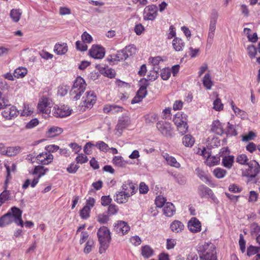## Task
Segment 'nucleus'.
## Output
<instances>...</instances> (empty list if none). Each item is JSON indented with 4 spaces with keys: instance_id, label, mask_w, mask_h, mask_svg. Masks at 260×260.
Listing matches in <instances>:
<instances>
[{
    "instance_id": "2eb2a0df",
    "label": "nucleus",
    "mask_w": 260,
    "mask_h": 260,
    "mask_svg": "<svg viewBox=\"0 0 260 260\" xmlns=\"http://www.w3.org/2000/svg\"><path fill=\"white\" fill-rule=\"evenodd\" d=\"M115 230L118 233L124 235L129 231L130 227L126 222L123 221H119L115 226Z\"/></svg>"
},
{
    "instance_id": "cd10ccee",
    "label": "nucleus",
    "mask_w": 260,
    "mask_h": 260,
    "mask_svg": "<svg viewBox=\"0 0 260 260\" xmlns=\"http://www.w3.org/2000/svg\"><path fill=\"white\" fill-rule=\"evenodd\" d=\"M234 157L233 155H228L223 157L222 164L223 166L228 168L231 169L234 163Z\"/></svg>"
},
{
    "instance_id": "9d476101",
    "label": "nucleus",
    "mask_w": 260,
    "mask_h": 260,
    "mask_svg": "<svg viewBox=\"0 0 260 260\" xmlns=\"http://www.w3.org/2000/svg\"><path fill=\"white\" fill-rule=\"evenodd\" d=\"M157 15V7L154 5H149L144 9V19L153 20Z\"/></svg>"
},
{
    "instance_id": "2f4dec72",
    "label": "nucleus",
    "mask_w": 260,
    "mask_h": 260,
    "mask_svg": "<svg viewBox=\"0 0 260 260\" xmlns=\"http://www.w3.org/2000/svg\"><path fill=\"white\" fill-rule=\"evenodd\" d=\"M231 105L232 109L234 110L235 114L237 116H239L242 119H245L246 117V113L244 111L241 110L239 108L236 107L233 101L231 102Z\"/></svg>"
},
{
    "instance_id": "8fccbe9b",
    "label": "nucleus",
    "mask_w": 260,
    "mask_h": 260,
    "mask_svg": "<svg viewBox=\"0 0 260 260\" xmlns=\"http://www.w3.org/2000/svg\"><path fill=\"white\" fill-rule=\"evenodd\" d=\"M260 252V247H255L253 246H250L247 250V254L248 256H252L257 253Z\"/></svg>"
},
{
    "instance_id": "c03bdc74",
    "label": "nucleus",
    "mask_w": 260,
    "mask_h": 260,
    "mask_svg": "<svg viewBox=\"0 0 260 260\" xmlns=\"http://www.w3.org/2000/svg\"><path fill=\"white\" fill-rule=\"evenodd\" d=\"M226 173L225 170L220 168H216L213 171L214 175L218 179L223 178L226 175Z\"/></svg>"
},
{
    "instance_id": "5701e85b",
    "label": "nucleus",
    "mask_w": 260,
    "mask_h": 260,
    "mask_svg": "<svg viewBox=\"0 0 260 260\" xmlns=\"http://www.w3.org/2000/svg\"><path fill=\"white\" fill-rule=\"evenodd\" d=\"M172 46L176 51H181L184 47V42L181 39L176 37L172 41Z\"/></svg>"
},
{
    "instance_id": "603ef678",
    "label": "nucleus",
    "mask_w": 260,
    "mask_h": 260,
    "mask_svg": "<svg viewBox=\"0 0 260 260\" xmlns=\"http://www.w3.org/2000/svg\"><path fill=\"white\" fill-rule=\"evenodd\" d=\"M124 50L126 54H127L128 57L136 53V48L134 45H131L126 46L124 49Z\"/></svg>"
},
{
    "instance_id": "a211bd4d",
    "label": "nucleus",
    "mask_w": 260,
    "mask_h": 260,
    "mask_svg": "<svg viewBox=\"0 0 260 260\" xmlns=\"http://www.w3.org/2000/svg\"><path fill=\"white\" fill-rule=\"evenodd\" d=\"M170 228L173 232L178 233L183 230L184 225L180 221L175 220L171 223Z\"/></svg>"
},
{
    "instance_id": "20e7f679",
    "label": "nucleus",
    "mask_w": 260,
    "mask_h": 260,
    "mask_svg": "<svg viewBox=\"0 0 260 260\" xmlns=\"http://www.w3.org/2000/svg\"><path fill=\"white\" fill-rule=\"evenodd\" d=\"M52 100L48 98L42 97L38 104V110L39 112L50 116L52 107Z\"/></svg>"
},
{
    "instance_id": "7ed1b4c3",
    "label": "nucleus",
    "mask_w": 260,
    "mask_h": 260,
    "mask_svg": "<svg viewBox=\"0 0 260 260\" xmlns=\"http://www.w3.org/2000/svg\"><path fill=\"white\" fill-rule=\"evenodd\" d=\"M86 86V84L84 80L80 76L78 77L75 81L71 90L72 94H76L74 98L75 100H78L80 98L82 93L84 91Z\"/></svg>"
},
{
    "instance_id": "423d86ee",
    "label": "nucleus",
    "mask_w": 260,
    "mask_h": 260,
    "mask_svg": "<svg viewBox=\"0 0 260 260\" xmlns=\"http://www.w3.org/2000/svg\"><path fill=\"white\" fill-rule=\"evenodd\" d=\"M248 169L243 175L253 178L255 177L260 172V165L255 160H251L248 164Z\"/></svg>"
},
{
    "instance_id": "ea45409f",
    "label": "nucleus",
    "mask_w": 260,
    "mask_h": 260,
    "mask_svg": "<svg viewBox=\"0 0 260 260\" xmlns=\"http://www.w3.org/2000/svg\"><path fill=\"white\" fill-rule=\"evenodd\" d=\"M12 222L10 218V214L6 213L0 217V226L3 227L11 223Z\"/></svg>"
},
{
    "instance_id": "4d7b16f0",
    "label": "nucleus",
    "mask_w": 260,
    "mask_h": 260,
    "mask_svg": "<svg viewBox=\"0 0 260 260\" xmlns=\"http://www.w3.org/2000/svg\"><path fill=\"white\" fill-rule=\"evenodd\" d=\"M247 50L249 56L251 58H254L257 54V48L254 45H250Z\"/></svg>"
},
{
    "instance_id": "c756f323",
    "label": "nucleus",
    "mask_w": 260,
    "mask_h": 260,
    "mask_svg": "<svg viewBox=\"0 0 260 260\" xmlns=\"http://www.w3.org/2000/svg\"><path fill=\"white\" fill-rule=\"evenodd\" d=\"M199 194L201 197L206 196H211L213 194L212 191L208 187L201 185L199 188Z\"/></svg>"
},
{
    "instance_id": "c85d7f7f",
    "label": "nucleus",
    "mask_w": 260,
    "mask_h": 260,
    "mask_svg": "<svg viewBox=\"0 0 260 260\" xmlns=\"http://www.w3.org/2000/svg\"><path fill=\"white\" fill-rule=\"evenodd\" d=\"M63 129L61 127L57 126H52L48 130V135L50 137H54L61 134Z\"/></svg>"
},
{
    "instance_id": "b1692460",
    "label": "nucleus",
    "mask_w": 260,
    "mask_h": 260,
    "mask_svg": "<svg viewBox=\"0 0 260 260\" xmlns=\"http://www.w3.org/2000/svg\"><path fill=\"white\" fill-rule=\"evenodd\" d=\"M211 130L219 135H222L223 133V127L219 120H215L213 122Z\"/></svg>"
},
{
    "instance_id": "f8f14e48",
    "label": "nucleus",
    "mask_w": 260,
    "mask_h": 260,
    "mask_svg": "<svg viewBox=\"0 0 260 260\" xmlns=\"http://www.w3.org/2000/svg\"><path fill=\"white\" fill-rule=\"evenodd\" d=\"M36 158L39 163L43 165H48L53 159V156L50 153L42 152L38 154Z\"/></svg>"
},
{
    "instance_id": "774afa93",
    "label": "nucleus",
    "mask_w": 260,
    "mask_h": 260,
    "mask_svg": "<svg viewBox=\"0 0 260 260\" xmlns=\"http://www.w3.org/2000/svg\"><path fill=\"white\" fill-rule=\"evenodd\" d=\"M149 190L148 186L144 183L141 182L139 185V192L140 193L145 194Z\"/></svg>"
},
{
    "instance_id": "37998d69",
    "label": "nucleus",
    "mask_w": 260,
    "mask_h": 260,
    "mask_svg": "<svg viewBox=\"0 0 260 260\" xmlns=\"http://www.w3.org/2000/svg\"><path fill=\"white\" fill-rule=\"evenodd\" d=\"M153 250L149 246H145L142 248V255L145 258H149L153 254Z\"/></svg>"
},
{
    "instance_id": "c9c22d12",
    "label": "nucleus",
    "mask_w": 260,
    "mask_h": 260,
    "mask_svg": "<svg viewBox=\"0 0 260 260\" xmlns=\"http://www.w3.org/2000/svg\"><path fill=\"white\" fill-rule=\"evenodd\" d=\"M27 71L26 68L19 67L17 68L14 72V76L17 78H23L27 74Z\"/></svg>"
},
{
    "instance_id": "a878e982",
    "label": "nucleus",
    "mask_w": 260,
    "mask_h": 260,
    "mask_svg": "<svg viewBox=\"0 0 260 260\" xmlns=\"http://www.w3.org/2000/svg\"><path fill=\"white\" fill-rule=\"evenodd\" d=\"M48 171L47 168H45L42 166H36L32 173V175H38V178L39 179L45 175L46 173Z\"/></svg>"
},
{
    "instance_id": "052dcab7",
    "label": "nucleus",
    "mask_w": 260,
    "mask_h": 260,
    "mask_svg": "<svg viewBox=\"0 0 260 260\" xmlns=\"http://www.w3.org/2000/svg\"><path fill=\"white\" fill-rule=\"evenodd\" d=\"M81 39L82 42L84 43H90L92 41V37L86 31H85L83 33L81 36Z\"/></svg>"
},
{
    "instance_id": "f257e3e1",
    "label": "nucleus",
    "mask_w": 260,
    "mask_h": 260,
    "mask_svg": "<svg viewBox=\"0 0 260 260\" xmlns=\"http://www.w3.org/2000/svg\"><path fill=\"white\" fill-rule=\"evenodd\" d=\"M97 235L100 243L99 253H104L109 246L111 239L109 229L106 226H102L98 231Z\"/></svg>"
},
{
    "instance_id": "bf43d9fd",
    "label": "nucleus",
    "mask_w": 260,
    "mask_h": 260,
    "mask_svg": "<svg viewBox=\"0 0 260 260\" xmlns=\"http://www.w3.org/2000/svg\"><path fill=\"white\" fill-rule=\"evenodd\" d=\"M90 209L87 206H84L80 211V216L83 219H86L89 216Z\"/></svg>"
},
{
    "instance_id": "7c9ffc66",
    "label": "nucleus",
    "mask_w": 260,
    "mask_h": 260,
    "mask_svg": "<svg viewBox=\"0 0 260 260\" xmlns=\"http://www.w3.org/2000/svg\"><path fill=\"white\" fill-rule=\"evenodd\" d=\"M219 161V157L208 155L206 162L207 166L211 167L218 165Z\"/></svg>"
},
{
    "instance_id": "f03ea898",
    "label": "nucleus",
    "mask_w": 260,
    "mask_h": 260,
    "mask_svg": "<svg viewBox=\"0 0 260 260\" xmlns=\"http://www.w3.org/2000/svg\"><path fill=\"white\" fill-rule=\"evenodd\" d=\"M200 255V260H217L214 245L211 243H205Z\"/></svg>"
},
{
    "instance_id": "79ce46f5",
    "label": "nucleus",
    "mask_w": 260,
    "mask_h": 260,
    "mask_svg": "<svg viewBox=\"0 0 260 260\" xmlns=\"http://www.w3.org/2000/svg\"><path fill=\"white\" fill-rule=\"evenodd\" d=\"M68 51V46L66 44H59L55 46V51L57 54H64Z\"/></svg>"
},
{
    "instance_id": "4468645a",
    "label": "nucleus",
    "mask_w": 260,
    "mask_h": 260,
    "mask_svg": "<svg viewBox=\"0 0 260 260\" xmlns=\"http://www.w3.org/2000/svg\"><path fill=\"white\" fill-rule=\"evenodd\" d=\"M122 188L124 191L123 192L125 193H132V196L133 195L137 190V188L134 185L133 182L129 180L125 181L122 185Z\"/></svg>"
},
{
    "instance_id": "de8ad7c7",
    "label": "nucleus",
    "mask_w": 260,
    "mask_h": 260,
    "mask_svg": "<svg viewBox=\"0 0 260 260\" xmlns=\"http://www.w3.org/2000/svg\"><path fill=\"white\" fill-rule=\"evenodd\" d=\"M94 246V242L93 240L90 239L87 241L86 246L84 249V253L88 254L91 251L92 248Z\"/></svg>"
},
{
    "instance_id": "4c0bfd02",
    "label": "nucleus",
    "mask_w": 260,
    "mask_h": 260,
    "mask_svg": "<svg viewBox=\"0 0 260 260\" xmlns=\"http://www.w3.org/2000/svg\"><path fill=\"white\" fill-rule=\"evenodd\" d=\"M21 151V147L19 146L8 147V156H13L18 154Z\"/></svg>"
},
{
    "instance_id": "4be33fe9",
    "label": "nucleus",
    "mask_w": 260,
    "mask_h": 260,
    "mask_svg": "<svg viewBox=\"0 0 260 260\" xmlns=\"http://www.w3.org/2000/svg\"><path fill=\"white\" fill-rule=\"evenodd\" d=\"M128 125V119L119 120L115 128V134L118 136H121L122 131Z\"/></svg>"
},
{
    "instance_id": "6ab92c4d",
    "label": "nucleus",
    "mask_w": 260,
    "mask_h": 260,
    "mask_svg": "<svg viewBox=\"0 0 260 260\" xmlns=\"http://www.w3.org/2000/svg\"><path fill=\"white\" fill-rule=\"evenodd\" d=\"M131 196H132V193H125L122 191H119L116 193L115 200L119 204L125 203Z\"/></svg>"
},
{
    "instance_id": "6e6552de",
    "label": "nucleus",
    "mask_w": 260,
    "mask_h": 260,
    "mask_svg": "<svg viewBox=\"0 0 260 260\" xmlns=\"http://www.w3.org/2000/svg\"><path fill=\"white\" fill-rule=\"evenodd\" d=\"M156 126L158 131L165 137L173 136L172 128L170 123L165 121H159L157 123Z\"/></svg>"
},
{
    "instance_id": "680f3d73",
    "label": "nucleus",
    "mask_w": 260,
    "mask_h": 260,
    "mask_svg": "<svg viewBox=\"0 0 260 260\" xmlns=\"http://www.w3.org/2000/svg\"><path fill=\"white\" fill-rule=\"evenodd\" d=\"M33 112V108L30 107L28 105L24 104L23 111L22 112V115L28 116L30 115Z\"/></svg>"
},
{
    "instance_id": "58836bf2",
    "label": "nucleus",
    "mask_w": 260,
    "mask_h": 260,
    "mask_svg": "<svg viewBox=\"0 0 260 260\" xmlns=\"http://www.w3.org/2000/svg\"><path fill=\"white\" fill-rule=\"evenodd\" d=\"M10 15L13 21L15 22H17L20 19L21 12L19 9H13L11 11Z\"/></svg>"
},
{
    "instance_id": "a19ab883",
    "label": "nucleus",
    "mask_w": 260,
    "mask_h": 260,
    "mask_svg": "<svg viewBox=\"0 0 260 260\" xmlns=\"http://www.w3.org/2000/svg\"><path fill=\"white\" fill-rule=\"evenodd\" d=\"M10 200V191L8 190H4L0 194V207L7 201Z\"/></svg>"
},
{
    "instance_id": "ddd939ff",
    "label": "nucleus",
    "mask_w": 260,
    "mask_h": 260,
    "mask_svg": "<svg viewBox=\"0 0 260 260\" xmlns=\"http://www.w3.org/2000/svg\"><path fill=\"white\" fill-rule=\"evenodd\" d=\"M83 99L84 106L87 108L92 107L96 101V95L92 91L87 92L86 96L84 97Z\"/></svg>"
},
{
    "instance_id": "dca6fc26",
    "label": "nucleus",
    "mask_w": 260,
    "mask_h": 260,
    "mask_svg": "<svg viewBox=\"0 0 260 260\" xmlns=\"http://www.w3.org/2000/svg\"><path fill=\"white\" fill-rule=\"evenodd\" d=\"M188 228L193 233H197L201 230V223L196 218H192L188 222Z\"/></svg>"
},
{
    "instance_id": "69168bd1",
    "label": "nucleus",
    "mask_w": 260,
    "mask_h": 260,
    "mask_svg": "<svg viewBox=\"0 0 260 260\" xmlns=\"http://www.w3.org/2000/svg\"><path fill=\"white\" fill-rule=\"evenodd\" d=\"M8 103L9 101L3 96V93L0 91V109L8 106Z\"/></svg>"
},
{
    "instance_id": "a18cd8bd",
    "label": "nucleus",
    "mask_w": 260,
    "mask_h": 260,
    "mask_svg": "<svg viewBox=\"0 0 260 260\" xmlns=\"http://www.w3.org/2000/svg\"><path fill=\"white\" fill-rule=\"evenodd\" d=\"M218 16V13L216 11L213 10L212 12L209 23L210 25L216 26Z\"/></svg>"
},
{
    "instance_id": "bb28decb",
    "label": "nucleus",
    "mask_w": 260,
    "mask_h": 260,
    "mask_svg": "<svg viewBox=\"0 0 260 260\" xmlns=\"http://www.w3.org/2000/svg\"><path fill=\"white\" fill-rule=\"evenodd\" d=\"M173 122L176 126L186 122V115L181 113L176 114L173 118Z\"/></svg>"
},
{
    "instance_id": "0e129e2a",
    "label": "nucleus",
    "mask_w": 260,
    "mask_h": 260,
    "mask_svg": "<svg viewBox=\"0 0 260 260\" xmlns=\"http://www.w3.org/2000/svg\"><path fill=\"white\" fill-rule=\"evenodd\" d=\"M160 75L164 80H168L171 76V72L168 69H163L161 71Z\"/></svg>"
},
{
    "instance_id": "39448f33",
    "label": "nucleus",
    "mask_w": 260,
    "mask_h": 260,
    "mask_svg": "<svg viewBox=\"0 0 260 260\" xmlns=\"http://www.w3.org/2000/svg\"><path fill=\"white\" fill-rule=\"evenodd\" d=\"M7 213L10 214V218L12 222H15L17 225L23 226V221L22 219V211L17 207H13Z\"/></svg>"
},
{
    "instance_id": "473e14b6",
    "label": "nucleus",
    "mask_w": 260,
    "mask_h": 260,
    "mask_svg": "<svg viewBox=\"0 0 260 260\" xmlns=\"http://www.w3.org/2000/svg\"><path fill=\"white\" fill-rule=\"evenodd\" d=\"M145 119L147 124H151L157 120L158 116L155 113H150L145 115Z\"/></svg>"
},
{
    "instance_id": "aec40b11",
    "label": "nucleus",
    "mask_w": 260,
    "mask_h": 260,
    "mask_svg": "<svg viewBox=\"0 0 260 260\" xmlns=\"http://www.w3.org/2000/svg\"><path fill=\"white\" fill-rule=\"evenodd\" d=\"M216 30V26L210 25L209 27V31L208 34V38L207 40V47H210L213 43L214 38L215 37Z\"/></svg>"
},
{
    "instance_id": "5fc2aeb1",
    "label": "nucleus",
    "mask_w": 260,
    "mask_h": 260,
    "mask_svg": "<svg viewBox=\"0 0 260 260\" xmlns=\"http://www.w3.org/2000/svg\"><path fill=\"white\" fill-rule=\"evenodd\" d=\"M250 233L252 235H257L260 232V226L257 223H252L250 226Z\"/></svg>"
},
{
    "instance_id": "f3484780",
    "label": "nucleus",
    "mask_w": 260,
    "mask_h": 260,
    "mask_svg": "<svg viewBox=\"0 0 260 260\" xmlns=\"http://www.w3.org/2000/svg\"><path fill=\"white\" fill-rule=\"evenodd\" d=\"M176 209L172 203L167 202L165 204V206L163 208V213L165 215L170 217L174 215Z\"/></svg>"
},
{
    "instance_id": "864d4df0",
    "label": "nucleus",
    "mask_w": 260,
    "mask_h": 260,
    "mask_svg": "<svg viewBox=\"0 0 260 260\" xmlns=\"http://www.w3.org/2000/svg\"><path fill=\"white\" fill-rule=\"evenodd\" d=\"M223 108V105L222 104L220 99L217 98L213 102V109L217 111L222 110Z\"/></svg>"
},
{
    "instance_id": "13d9d810",
    "label": "nucleus",
    "mask_w": 260,
    "mask_h": 260,
    "mask_svg": "<svg viewBox=\"0 0 260 260\" xmlns=\"http://www.w3.org/2000/svg\"><path fill=\"white\" fill-rule=\"evenodd\" d=\"M109 219V216L106 214L105 213L99 214L97 216V220L100 223H106L108 222Z\"/></svg>"
},
{
    "instance_id": "e2e57ef3",
    "label": "nucleus",
    "mask_w": 260,
    "mask_h": 260,
    "mask_svg": "<svg viewBox=\"0 0 260 260\" xmlns=\"http://www.w3.org/2000/svg\"><path fill=\"white\" fill-rule=\"evenodd\" d=\"M76 48L80 51H85L87 49V46L86 43H84L83 42H81L79 41H78L76 43Z\"/></svg>"
},
{
    "instance_id": "6e6d98bb",
    "label": "nucleus",
    "mask_w": 260,
    "mask_h": 260,
    "mask_svg": "<svg viewBox=\"0 0 260 260\" xmlns=\"http://www.w3.org/2000/svg\"><path fill=\"white\" fill-rule=\"evenodd\" d=\"M177 130L179 133L181 135H183L185 134L188 130V126L187 125V122H184V123L177 126Z\"/></svg>"
},
{
    "instance_id": "1a4fd4ad",
    "label": "nucleus",
    "mask_w": 260,
    "mask_h": 260,
    "mask_svg": "<svg viewBox=\"0 0 260 260\" xmlns=\"http://www.w3.org/2000/svg\"><path fill=\"white\" fill-rule=\"evenodd\" d=\"M3 109L4 110L2 112V114L3 116L6 119L10 120L17 116L18 111L16 107L11 106L9 103L8 106H6Z\"/></svg>"
},
{
    "instance_id": "412c9836",
    "label": "nucleus",
    "mask_w": 260,
    "mask_h": 260,
    "mask_svg": "<svg viewBox=\"0 0 260 260\" xmlns=\"http://www.w3.org/2000/svg\"><path fill=\"white\" fill-rule=\"evenodd\" d=\"M111 61H120L124 60L128 58L127 54H126L124 49L119 51L116 54H112L110 56Z\"/></svg>"
},
{
    "instance_id": "338daca9",
    "label": "nucleus",
    "mask_w": 260,
    "mask_h": 260,
    "mask_svg": "<svg viewBox=\"0 0 260 260\" xmlns=\"http://www.w3.org/2000/svg\"><path fill=\"white\" fill-rule=\"evenodd\" d=\"M147 94V90L146 87L144 86H142L140 87L139 89L137 92V95L141 98L143 99L145 97Z\"/></svg>"
},
{
    "instance_id": "72a5a7b5",
    "label": "nucleus",
    "mask_w": 260,
    "mask_h": 260,
    "mask_svg": "<svg viewBox=\"0 0 260 260\" xmlns=\"http://www.w3.org/2000/svg\"><path fill=\"white\" fill-rule=\"evenodd\" d=\"M182 143L186 147H191L194 143V139L191 135H186L183 138Z\"/></svg>"
},
{
    "instance_id": "f704fd0d",
    "label": "nucleus",
    "mask_w": 260,
    "mask_h": 260,
    "mask_svg": "<svg viewBox=\"0 0 260 260\" xmlns=\"http://www.w3.org/2000/svg\"><path fill=\"white\" fill-rule=\"evenodd\" d=\"M203 84L207 89H210L213 85L210 74H206L203 79Z\"/></svg>"
},
{
    "instance_id": "9b49d317",
    "label": "nucleus",
    "mask_w": 260,
    "mask_h": 260,
    "mask_svg": "<svg viewBox=\"0 0 260 260\" xmlns=\"http://www.w3.org/2000/svg\"><path fill=\"white\" fill-rule=\"evenodd\" d=\"M104 48L99 45H93L89 50L90 55L96 59H101L105 56Z\"/></svg>"
},
{
    "instance_id": "3c124183",
    "label": "nucleus",
    "mask_w": 260,
    "mask_h": 260,
    "mask_svg": "<svg viewBox=\"0 0 260 260\" xmlns=\"http://www.w3.org/2000/svg\"><path fill=\"white\" fill-rule=\"evenodd\" d=\"M166 199L162 196H158L155 199V204L158 208L164 207L165 204L167 203Z\"/></svg>"
},
{
    "instance_id": "09e8293b",
    "label": "nucleus",
    "mask_w": 260,
    "mask_h": 260,
    "mask_svg": "<svg viewBox=\"0 0 260 260\" xmlns=\"http://www.w3.org/2000/svg\"><path fill=\"white\" fill-rule=\"evenodd\" d=\"M248 158L246 155L244 154H242L240 155H239L236 158V161L237 162L241 165H248Z\"/></svg>"
},
{
    "instance_id": "0eeeda50",
    "label": "nucleus",
    "mask_w": 260,
    "mask_h": 260,
    "mask_svg": "<svg viewBox=\"0 0 260 260\" xmlns=\"http://www.w3.org/2000/svg\"><path fill=\"white\" fill-rule=\"evenodd\" d=\"M51 114L56 117H63L70 115L71 113V110L68 106H62L59 107L55 105L52 108Z\"/></svg>"
},
{
    "instance_id": "49530a36",
    "label": "nucleus",
    "mask_w": 260,
    "mask_h": 260,
    "mask_svg": "<svg viewBox=\"0 0 260 260\" xmlns=\"http://www.w3.org/2000/svg\"><path fill=\"white\" fill-rule=\"evenodd\" d=\"M256 136V134L253 132L249 131L247 134L242 136V141L244 142H248L254 140Z\"/></svg>"
},
{
    "instance_id": "e433bc0d",
    "label": "nucleus",
    "mask_w": 260,
    "mask_h": 260,
    "mask_svg": "<svg viewBox=\"0 0 260 260\" xmlns=\"http://www.w3.org/2000/svg\"><path fill=\"white\" fill-rule=\"evenodd\" d=\"M113 162L115 166L121 168L125 167L127 164V162L119 156H115L113 159Z\"/></svg>"
},
{
    "instance_id": "393cba45",
    "label": "nucleus",
    "mask_w": 260,
    "mask_h": 260,
    "mask_svg": "<svg viewBox=\"0 0 260 260\" xmlns=\"http://www.w3.org/2000/svg\"><path fill=\"white\" fill-rule=\"evenodd\" d=\"M164 157L166 160L168 164L170 166L177 168H179L180 167V164L177 161L176 159L174 157L166 153L164 155Z\"/></svg>"
}]
</instances>
